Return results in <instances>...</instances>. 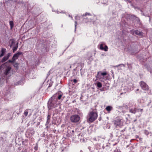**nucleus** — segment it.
<instances>
[{"instance_id": "1", "label": "nucleus", "mask_w": 152, "mask_h": 152, "mask_svg": "<svg viewBox=\"0 0 152 152\" xmlns=\"http://www.w3.org/2000/svg\"><path fill=\"white\" fill-rule=\"evenodd\" d=\"M57 99L55 98L54 95L50 98L48 102V107L49 110L56 106Z\"/></svg>"}, {"instance_id": "2", "label": "nucleus", "mask_w": 152, "mask_h": 152, "mask_svg": "<svg viewBox=\"0 0 152 152\" xmlns=\"http://www.w3.org/2000/svg\"><path fill=\"white\" fill-rule=\"evenodd\" d=\"M97 114L94 110L90 112L88 115L87 118L88 121L92 122L94 121L97 117Z\"/></svg>"}, {"instance_id": "3", "label": "nucleus", "mask_w": 152, "mask_h": 152, "mask_svg": "<svg viewBox=\"0 0 152 152\" xmlns=\"http://www.w3.org/2000/svg\"><path fill=\"white\" fill-rule=\"evenodd\" d=\"M80 119V116L77 115H74L71 116L70 120L72 123H76L79 121Z\"/></svg>"}, {"instance_id": "4", "label": "nucleus", "mask_w": 152, "mask_h": 152, "mask_svg": "<svg viewBox=\"0 0 152 152\" xmlns=\"http://www.w3.org/2000/svg\"><path fill=\"white\" fill-rule=\"evenodd\" d=\"M11 69V68L10 66H6L5 69L4 70V75L6 76H9L10 73Z\"/></svg>"}, {"instance_id": "5", "label": "nucleus", "mask_w": 152, "mask_h": 152, "mask_svg": "<svg viewBox=\"0 0 152 152\" xmlns=\"http://www.w3.org/2000/svg\"><path fill=\"white\" fill-rule=\"evenodd\" d=\"M114 124L116 127L118 126H121L122 124V122H121V120L119 118H118L117 120H115Z\"/></svg>"}, {"instance_id": "6", "label": "nucleus", "mask_w": 152, "mask_h": 152, "mask_svg": "<svg viewBox=\"0 0 152 152\" xmlns=\"http://www.w3.org/2000/svg\"><path fill=\"white\" fill-rule=\"evenodd\" d=\"M140 86L142 89L144 90H147L148 89V87L146 84L143 82H141L140 84Z\"/></svg>"}, {"instance_id": "7", "label": "nucleus", "mask_w": 152, "mask_h": 152, "mask_svg": "<svg viewBox=\"0 0 152 152\" xmlns=\"http://www.w3.org/2000/svg\"><path fill=\"white\" fill-rule=\"evenodd\" d=\"M104 76V72H98L97 76H96L97 79H101L103 78Z\"/></svg>"}, {"instance_id": "8", "label": "nucleus", "mask_w": 152, "mask_h": 152, "mask_svg": "<svg viewBox=\"0 0 152 152\" xmlns=\"http://www.w3.org/2000/svg\"><path fill=\"white\" fill-rule=\"evenodd\" d=\"M22 54V53L21 52H18L15 54L12 57V59L13 60H15L17 59L19 56Z\"/></svg>"}, {"instance_id": "9", "label": "nucleus", "mask_w": 152, "mask_h": 152, "mask_svg": "<svg viewBox=\"0 0 152 152\" xmlns=\"http://www.w3.org/2000/svg\"><path fill=\"white\" fill-rule=\"evenodd\" d=\"M134 33H135L136 34L140 36H143L142 33L138 30L135 31L134 32Z\"/></svg>"}, {"instance_id": "10", "label": "nucleus", "mask_w": 152, "mask_h": 152, "mask_svg": "<svg viewBox=\"0 0 152 152\" xmlns=\"http://www.w3.org/2000/svg\"><path fill=\"white\" fill-rule=\"evenodd\" d=\"M6 49L5 48H2L1 51V54L0 55V58L2 57L4 55L6 52Z\"/></svg>"}, {"instance_id": "11", "label": "nucleus", "mask_w": 152, "mask_h": 152, "mask_svg": "<svg viewBox=\"0 0 152 152\" xmlns=\"http://www.w3.org/2000/svg\"><path fill=\"white\" fill-rule=\"evenodd\" d=\"M120 66L125 67V65L124 64H121L119 65H118L115 66V67H117L118 68V70H121L122 69L120 67Z\"/></svg>"}, {"instance_id": "12", "label": "nucleus", "mask_w": 152, "mask_h": 152, "mask_svg": "<svg viewBox=\"0 0 152 152\" xmlns=\"http://www.w3.org/2000/svg\"><path fill=\"white\" fill-rule=\"evenodd\" d=\"M129 111L131 113L134 114H135L137 112L136 109L135 108L130 109L129 110Z\"/></svg>"}, {"instance_id": "13", "label": "nucleus", "mask_w": 152, "mask_h": 152, "mask_svg": "<svg viewBox=\"0 0 152 152\" xmlns=\"http://www.w3.org/2000/svg\"><path fill=\"white\" fill-rule=\"evenodd\" d=\"M105 109L108 113H109L110 111L113 109V107L111 106H108L106 107Z\"/></svg>"}, {"instance_id": "14", "label": "nucleus", "mask_w": 152, "mask_h": 152, "mask_svg": "<svg viewBox=\"0 0 152 152\" xmlns=\"http://www.w3.org/2000/svg\"><path fill=\"white\" fill-rule=\"evenodd\" d=\"M50 116L49 115H48L47 116V119L46 122V124H49L50 121Z\"/></svg>"}, {"instance_id": "15", "label": "nucleus", "mask_w": 152, "mask_h": 152, "mask_svg": "<svg viewBox=\"0 0 152 152\" xmlns=\"http://www.w3.org/2000/svg\"><path fill=\"white\" fill-rule=\"evenodd\" d=\"M18 42L16 44V45L13 47V53L15 52V51H16V50H17L18 48Z\"/></svg>"}, {"instance_id": "16", "label": "nucleus", "mask_w": 152, "mask_h": 152, "mask_svg": "<svg viewBox=\"0 0 152 152\" xmlns=\"http://www.w3.org/2000/svg\"><path fill=\"white\" fill-rule=\"evenodd\" d=\"M8 59L6 56H4L1 60V62L3 63L6 61Z\"/></svg>"}, {"instance_id": "17", "label": "nucleus", "mask_w": 152, "mask_h": 152, "mask_svg": "<svg viewBox=\"0 0 152 152\" xmlns=\"http://www.w3.org/2000/svg\"><path fill=\"white\" fill-rule=\"evenodd\" d=\"M11 29H12L14 26V23L13 21H10L9 22Z\"/></svg>"}, {"instance_id": "18", "label": "nucleus", "mask_w": 152, "mask_h": 152, "mask_svg": "<svg viewBox=\"0 0 152 152\" xmlns=\"http://www.w3.org/2000/svg\"><path fill=\"white\" fill-rule=\"evenodd\" d=\"M13 63H14V64H13L14 66L15 67H16L17 68H18V65H19L18 64V63H16L14 61L13 62Z\"/></svg>"}, {"instance_id": "19", "label": "nucleus", "mask_w": 152, "mask_h": 152, "mask_svg": "<svg viewBox=\"0 0 152 152\" xmlns=\"http://www.w3.org/2000/svg\"><path fill=\"white\" fill-rule=\"evenodd\" d=\"M99 49L101 50H104V48L103 47L102 44H101L100 45Z\"/></svg>"}, {"instance_id": "20", "label": "nucleus", "mask_w": 152, "mask_h": 152, "mask_svg": "<svg viewBox=\"0 0 152 152\" xmlns=\"http://www.w3.org/2000/svg\"><path fill=\"white\" fill-rule=\"evenodd\" d=\"M97 86L99 88H101L102 86V84L99 82H98L97 83Z\"/></svg>"}, {"instance_id": "21", "label": "nucleus", "mask_w": 152, "mask_h": 152, "mask_svg": "<svg viewBox=\"0 0 152 152\" xmlns=\"http://www.w3.org/2000/svg\"><path fill=\"white\" fill-rule=\"evenodd\" d=\"M11 53H9L7 54V55L6 56L7 58L8 59L10 56H11Z\"/></svg>"}, {"instance_id": "22", "label": "nucleus", "mask_w": 152, "mask_h": 152, "mask_svg": "<svg viewBox=\"0 0 152 152\" xmlns=\"http://www.w3.org/2000/svg\"><path fill=\"white\" fill-rule=\"evenodd\" d=\"M28 112L27 111V110H26L24 112V114L26 116H27L28 115Z\"/></svg>"}, {"instance_id": "23", "label": "nucleus", "mask_w": 152, "mask_h": 152, "mask_svg": "<svg viewBox=\"0 0 152 152\" xmlns=\"http://www.w3.org/2000/svg\"><path fill=\"white\" fill-rule=\"evenodd\" d=\"M62 97V95H60L58 96V98L59 99H60Z\"/></svg>"}, {"instance_id": "24", "label": "nucleus", "mask_w": 152, "mask_h": 152, "mask_svg": "<svg viewBox=\"0 0 152 152\" xmlns=\"http://www.w3.org/2000/svg\"><path fill=\"white\" fill-rule=\"evenodd\" d=\"M8 61H9L10 63H13L14 61H15V60H13L12 59V60H9Z\"/></svg>"}, {"instance_id": "25", "label": "nucleus", "mask_w": 152, "mask_h": 152, "mask_svg": "<svg viewBox=\"0 0 152 152\" xmlns=\"http://www.w3.org/2000/svg\"><path fill=\"white\" fill-rule=\"evenodd\" d=\"M108 49V47L107 46L105 45V51H107Z\"/></svg>"}, {"instance_id": "26", "label": "nucleus", "mask_w": 152, "mask_h": 152, "mask_svg": "<svg viewBox=\"0 0 152 152\" xmlns=\"http://www.w3.org/2000/svg\"><path fill=\"white\" fill-rule=\"evenodd\" d=\"M90 15V14H89V13H86L85 14V15H83V16H84V15H85V16H86V15Z\"/></svg>"}, {"instance_id": "27", "label": "nucleus", "mask_w": 152, "mask_h": 152, "mask_svg": "<svg viewBox=\"0 0 152 152\" xmlns=\"http://www.w3.org/2000/svg\"><path fill=\"white\" fill-rule=\"evenodd\" d=\"M57 12L58 13H65V12H64V11H61V12Z\"/></svg>"}, {"instance_id": "28", "label": "nucleus", "mask_w": 152, "mask_h": 152, "mask_svg": "<svg viewBox=\"0 0 152 152\" xmlns=\"http://www.w3.org/2000/svg\"><path fill=\"white\" fill-rule=\"evenodd\" d=\"M22 152H26V149H23L22 151Z\"/></svg>"}, {"instance_id": "29", "label": "nucleus", "mask_w": 152, "mask_h": 152, "mask_svg": "<svg viewBox=\"0 0 152 152\" xmlns=\"http://www.w3.org/2000/svg\"><path fill=\"white\" fill-rule=\"evenodd\" d=\"M77 82V80L76 79H75L73 80V82L74 83H76Z\"/></svg>"}, {"instance_id": "30", "label": "nucleus", "mask_w": 152, "mask_h": 152, "mask_svg": "<svg viewBox=\"0 0 152 152\" xmlns=\"http://www.w3.org/2000/svg\"><path fill=\"white\" fill-rule=\"evenodd\" d=\"M75 19L76 20L79 19V17L78 16H76L75 17Z\"/></svg>"}, {"instance_id": "31", "label": "nucleus", "mask_w": 152, "mask_h": 152, "mask_svg": "<svg viewBox=\"0 0 152 152\" xmlns=\"http://www.w3.org/2000/svg\"><path fill=\"white\" fill-rule=\"evenodd\" d=\"M77 22L76 21H75V28H76V26H77Z\"/></svg>"}, {"instance_id": "32", "label": "nucleus", "mask_w": 152, "mask_h": 152, "mask_svg": "<svg viewBox=\"0 0 152 152\" xmlns=\"http://www.w3.org/2000/svg\"><path fill=\"white\" fill-rule=\"evenodd\" d=\"M5 64V63H4L3 64H2V66H0V70L1 69L2 66L4 65Z\"/></svg>"}, {"instance_id": "33", "label": "nucleus", "mask_w": 152, "mask_h": 152, "mask_svg": "<svg viewBox=\"0 0 152 152\" xmlns=\"http://www.w3.org/2000/svg\"><path fill=\"white\" fill-rule=\"evenodd\" d=\"M140 110L141 112H142L143 111V109H141Z\"/></svg>"}, {"instance_id": "34", "label": "nucleus", "mask_w": 152, "mask_h": 152, "mask_svg": "<svg viewBox=\"0 0 152 152\" xmlns=\"http://www.w3.org/2000/svg\"><path fill=\"white\" fill-rule=\"evenodd\" d=\"M139 89H137V90H136V93H137V91H139Z\"/></svg>"}, {"instance_id": "35", "label": "nucleus", "mask_w": 152, "mask_h": 152, "mask_svg": "<svg viewBox=\"0 0 152 152\" xmlns=\"http://www.w3.org/2000/svg\"><path fill=\"white\" fill-rule=\"evenodd\" d=\"M14 43H15L13 41H12V44H13Z\"/></svg>"}, {"instance_id": "36", "label": "nucleus", "mask_w": 152, "mask_h": 152, "mask_svg": "<svg viewBox=\"0 0 152 152\" xmlns=\"http://www.w3.org/2000/svg\"><path fill=\"white\" fill-rule=\"evenodd\" d=\"M72 132H73V133H74V130H72Z\"/></svg>"}, {"instance_id": "37", "label": "nucleus", "mask_w": 152, "mask_h": 152, "mask_svg": "<svg viewBox=\"0 0 152 152\" xmlns=\"http://www.w3.org/2000/svg\"><path fill=\"white\" fill-rule=\"evenodd\" d=\"M105 75H106V72H105Z\"/></svg>"}, {"instance_id": "38", "label": "nucleus", "mask_w": 152, "mask_h": 152, "mask_svg": "<svg viewBox=\"0 0 152 152\" xmlns=\"http://www.w3.org/2000/svg\"><path fill=\"white\" fill-rule=\"evenodd\" d=\"M12 45H10V47H12Z\"/></svg>"}, {"instance_id": "39", "label": "nucleus", "mask_w": 152, "mask_h": 152, "mask_svg": "<svg viewBox=\"0 0 152 152\" xmlns=\"http://www.w3.org/2000/svg\"><path fill=\"white\" fill-rule=\"evenodd\" d=\"M71 18H72V16H71Z\"/></svg>"}, {"instance_id": "40", "label": "nucleus", "mask_w": 152, "mask_h": 152, "mask_svg": "<svg viewBox=\"0 0 152 152\" xmlns=\"http://www.w3.org/2000/svg\"><path fill=\"white\" fill-rule=\"evenodd\" d=\"M134 104V103L133 102V104Z\"/></svg>"}]
</instances>
